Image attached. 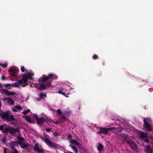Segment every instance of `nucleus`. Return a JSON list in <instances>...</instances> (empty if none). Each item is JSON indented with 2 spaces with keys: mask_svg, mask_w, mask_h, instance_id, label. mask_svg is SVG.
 Returning <instances> with one entry per match:
<instances>
[{
  "mask_svg": "<svg viewBox=\"0 0 153 153\" xmlns=\"http://www.w3.org/2000/svg\"><path fill=\"white\" fill-rule=\"evenodd\" d=\"M45 75L42 76V78L41 81L43 82H45V84L41 83L40 85V88L41 90H45L46 87H49L51 85V83L53 81V74H49L48 76H45Z\"/></svg>",
  "mask_w": 153,
  "mask_h": 153,
  "instance_id": "nucleus-1",
  "label": "nucleus"
},
{
  "mask_svg": "<svg viewBox=\"0 0 153 153\" xmlns=\"http://www.w3.org/2000/svg\"><path fill=\"white\" fill-rule=\"evenodd\" d=\"M33 76L34 74L33 73H28L27 74H24L21 79L18 80L19 83L21 86L23 87H25L26 85H28V84L27 83L28 79H31L32 76Z\"/></svg>",
  "mask_w": 153,
  "mask_h": 153,
  "instance_id": "nucleus-2",
  "label": "nucleus"
},
{
  "mask_svg": "<svg viewBox=\"0 0 153 153\" xmlns=\"http://www.w3.org/2000/svg\"><path fill=\"white\" fill-rule=\"evenodd\" d=\"M10 113L8 112H3L0 114V116L4 120H7L8 122L14 121L15 118L12 115H10Z\"/></svg>",
  "mask_w": 153,
  "mask_h": 153,
  "instance_id": "nucleus-3",
  "label": "nucleus"
},
{
  "mask_svg": "<svg viewBox=\"0 0 153 153\" xmlns=\"http://www.w3.org/2000/svg\"><path fill=\"white\" fill-rule=\"evenodd\" d=\"M49 137V135H47V137H45L44 138V141L46 144L51 148H57L59 145L51 141L48 138Z\"/></svg>",
  "mask_w": 153,
  "mask_h": 153,
  "instance_id": "nucleus-4",
  "label": "nucleus"
},
{
  "mask_svg": "<svg viewBox=\"0 0 153 153\" xmlns=\"http://www.w3.org/2000/svg\"><path fill=\"white\" fill-rule=\"evenodd\" d=\"M116 129V128L114 127H109L108 128L100 127L98 134H106L108 133V131H110L113 130H115Z\"/></svg>",
  "mask_w": 153,
  "mask_h": 153,
  "instance_id": "nucleus-5",
  "label": "nucleus"
},
{
  "mask_svg": "<svg viewBox=\"0 0 153 153\" xmlns=\"http://www.w3.org/2000/svg\"><path fill=\"white\" fill-rule=\"evenodd\" d=\"M150 121H151V120L148 118H144L143 120V121L144 123L143 126L145 129L149 132H150L152 130V127L148 123Z\"/></svg>",
  "mask_w": 153,
  "mask_h": 153,
  "instance_id": "nucleus-6",
  "label": "nucleus"
},
{
  "mask_svg": "<svg viewBox=\"0 0 153 153\" xmlns=\"http://www.w3.org/2000/svg\"><path fill=\"white\" fill-rule=\"evenodd\" d=\"M127 143L129 145L133 151H137V145L132 140H128L127 141Z\"/></svg>",
  "mask_w": 153,
  "mask_h": 153,
  "instance_id": "nucleus-7",
  "label": "nucleus"
},
{
  "mask_svg": "<svg viewBox=\"0 0 153 153\" xmlns=\"http://www.w3.org/2000/svg\"><path fill=\"white\" fill-rule=\"evenodd\" d=\"M34 117L37 120V123L38 124H41L45 122V119L43 117H39L36 114H34Z\"/></svg>",
  "mask_w": 153,
  "mask_h": 153,
  "instance_id": "nucleus-8",
  "label": "nucleus"
},
{
  "mask_svg": "<svg viewBox=\"0 0 153 153\" xmlns=\"http://www.w3.org/2000/svg\"><path fill=\"white\" fill-rule=\"evenodd\" d=\"M2 93H4L5 94L8 96L14 95L17 94V93L13 91H10L7 89H2Z\"/></svg>",
  "mask_w": 153,
  "mask_h": 153,
  "instance_id": "nucleus-9",
  "label": "nucleus"
},
{
  "mask_svg": "<svg viewBox=\"0 0 153 153\" xmlns=\"http://www.w3.org/2000/svg\"><path fill=\"white\" fill-rule=\"evenodd\" d=\"M18 80H17L18 82H15L14 83H13L12 84H6V88H8L9 89H10V87H17L19 88V85H20L18 81Z\"/></svg>",
  "mask_w": 153,
  "mask_h": 153,
  "instance_id": "nucleus-10",
  "label": "nucleus"
},
{
  "mask_svg": "<svg viewBox=\"0 0 153 153\" xmlns=\"http://www.w3.org/2000/svg\"><path fill=\"white\" fill-rule=\"evenodd\" d=\"M9 74L13 77H15L16 76V73L17 72V70L14 68H10L9 70Z\"/></svg>",
  "mask_w": 153,
  "mask_h": 153,
  "instance_id": "nucleus-11",
  "label": "nucleus"
},
{
  "mask_svg": "<svg viewBox=\"0 0 153 153\" xmlns=\"http://www.w3.org/2000/svg\"><path fill=\"white\" fill-rule=\"evenodd\" d=\"M39 144L36 143L35 144L34 147V150L37 153H44V150L42 149H39L38 146Z\"/></svg>",
  "mask_w": 153,
  "mask_h": 153,
  "instance_id": "nucleus-12",
  "label": "nucleus"
},
{
  "mask_svg": "<svg viewBox=\"0 0 153 153\" xmlns=\"http://www.w3.org/2000/svg\"><path fill=\"white\" fill-rule=\"evenodd\" d=\"M10 128L9 129V133L11 134H14L16 132H19V128H14L13 127H11L10 126H9Z\"/></svg>",
  "mask_w": 153,
  "mask_h": 153,
  "instance_id": "nucleus-13",
  "label": "nucleus"
},
{
  "mask_svg": "<svg viewBox=\"0 0 153 153\" xmlns=\"http://www.w3.org/2000/svg\"><path fill=\"white\" fill-rule=\"evenodd\" d=\"M128 138V135L127 134H122L120 135V139L123 142H124L126 141L127 142V141L128 140L127 139Z\"/></svg>",
  "mask_w": 153,
  "mask_h": 153,
  "instance_id": "nucleus-14",
  "label": "nucleus"
},
{
  "mask_svg": "<svg viewBox=\"0 0 153 153\" xmlns=\"http://www.w3.org/2000/svg\"><path fill=\"white\" fill-rule=\"evenodd\" d=\"M6 100H7V101L8 103L10 104V105L14 104V101L13 100L12 98L10 97H7L4 98L3 99V100L5 101Z\"/></svg>",
  "mask_w": 153,
  "mask_h": 153,
  "instance_id": "nucleus-15",
  "label": "nucleus"
},
{
  "mask_svg": "<svg viewBox=\"0 0 153 153\" xmlns=\"http://www.w3.org/2000/svg\"><path fill=\"white\" fill-rule=\"evenodd\" d=\"M18 143L17 141H14L11 142L10 144V147L12 149H14V147L17 146Z\"/></svg>",
  "mask_w": 153,
  "mask_h": 153,
  "instance_id": "nucleus-16",
  "label": "nucleus"
},
{
  "mask_svg": "<svg viewBox=\"0 0 153 153\" xmlns=\"http://www.w3.org/2000/svg\"><path fill=\"white\" fill-rule=\"evenodd\" d=\"M18 144L20 145H21V144H22L24 143V138L23 137L21 136H19L18 137Z\"/></svg>",
  "mask_w": 153,
  "mask_h": 153,
  "instance_id": "nucleus-17",
  "label": "nucleus"
},
{
  "mask_svg": "<svg viewBox=\"0 0 153 153\" xmlns=\"http://www.w3.org/2000/svg\"><path fill=\"white\" fill-rule=\"evenodd\" d=\"M148 137L147 134L143 132H141L140 134V137L142 139H145Z\"/></svg>",
  "mask_w": 153,
  "mask_h": 153,
  "instance_id": "nucleus-18",
  "label": "nucleus"
},
{
  "mask_svg": "<svg viewBox=\"0 0 153 153\" xmlns=\"http://www.w3.org/2000/svg\"><path fill=\"white\" fill-rule=\"evenodd\" d=\"M9 126H7V127H5L2 133L5 134H7L9 131L10 128Z\"/></svg>",
  "mask_w": 153,
  "mask_h": 153,
  "instance_id": "nucleus-19",
  "label": "nucleus"
},
{
  "mask_svg": "<svg viewBox=\"0 0 153 153\" xmlns=\"http://www.w3.org/2000/svg\"><path fill=\"white\" fill-rule=\"evenodd\" d=\"M104 148L103 146L101 143H99L97 147V149L99 152L102 151Z\"/></svg>",
  "mask_w": 153,
  "mask_h": 153,
  "instance_id": "nucleus-20",
  "label": "nucleus"
},
{
  "mask_svg": "<svg viewBox=\"0 0 153 153\" xmlns=\"http://www.w3.org/2000/svg\"><path fill=\"white\" fill-rule=\"evenodd\" d=\"M70 142L74 144H75L77 146H79L80 144L75 139H73L70 141Z\"/></svg>",
  "mask_w": 153,
  "mask_h": 153,
  "instance_id": "nucleus-21",
  "label": "nucleus"
},
{
  "mask_svg": "<svg viewBox=\"0 0 153 153\" xmlns=\"http://www.w3.org/2000/svg\"><path fill=\"white\" fill-rule=\"evenodd\" d=\"M147 149V153H153V150L151 147L148 146L146 148Z\"/></svg>",
  "mask_w": 153,
  "mask_h": 153,
  "instance_id": "nucleus-22",
  "label": "nucleus"
},
{
  "mask_svg": "<svg viewBox=\"0 0 153 153\" xmlns=\"http://www.w3.org/2000/svg\"><path fill=\"white\" fill-rule=\"evenodd\" d=\"M71 147L75 153H78L77 149L75 146L71 145Z\"/></svg>",
  "mask_w": 153,
  "mask_h": 153,
  "instance_id": "nucleus-23",
  "label": "nucleus"
},
{
  "mask_svg": "<svg viewBox=\"0 0 153 153\" xmlns=\"http://www.w3.org/2000/svg\"><path fill=\"white\" fill-rule=\"evenodd\" d=\"M25 119L26 121L30 123H32V122L31 121L30 118L29 117H25Z\"/></svg>",
  "mask_w": 153,
  "mask_h": 153,
  "instance_id": "nucleus-24",
  "label": "nucleus"
},
{
  "mask_svg": "<svg viewBox=\"0 0 153 153\" xmlns=\"http://www.w3.org/2000/svg\"><path fill=\"white\" fill-rule=\"evenodd\" d=\"M20 146H21V147L22 149H25L28 146V144H25L24 145L21 144V145Z\"/></svg>",
  "mask_w": 153,
  "mask_h": 153,
  "instance_id": "nucleus-25",
  "label": "nucleus"
},
{
  "mask_svg": "<svg viewBox=\"0 0 153 153\" xmlns=\"http://www.w3.org/2000/svg\"><path fill=\"white\" fill-rule=\"evenodd\" d=\"M0 65L4 68H6L7 66V63H5V64H1L0 63Z\"/></svg>",
  "mask_w": 153,
  "mask_h": 153,
  "instance_id": "nucleus-26",
  "label": "nucleus"
},
{
  "mask_svg": "<svg viewBox=\"0 0 153 153\" xmlns=\"http://www.w3.org/2000/svg\"><path fill=\"white\" fill-rule=\"evenodd\" d=\"M58 93L59 94H62L64 96H65V97H68V96H67L66 94H65V93L63 92L62 91H61V90H59V91H58Z\"/></svg>",
  "mask_w": 153,
  "mask_h": 153,
  "instance_id": "nucleus-27",
  "label": "nucleus"
},
{
  "mask_svg": "<svg viewBox=\"0 0 153 153\" xmlns=\"http://www.w3.org/2000/svg\"><path fill=\"white\" fill-rule=\"evenodd\" d=\"M30 111V110L29 109H28L27 110L24 111L22 113L24 115H26L27 113H28Z\"/></svg>",
  "mask_w": 153,
  "mask_h": 153,
  "instance_id": "nucleus-28",
  "label": "nucleus"
},
{
  "mask_svg": "<svg viewBox=\"0 0 153 153\" xmlns=\"http://www.w3.org/2000/svg\"><path fill=\"white\" fill-rule=\"evenodd\" d=\"M44 97H46V95L45 94H43V93H41L40 94V97L41 98H42Z\"/></svg>",
  "mask_w": 153,
  "mask_h": 153,
  "instance_id": "nucleus-29",
  "label": "nucleus"
},
{
  "mask_svg": "<svg viewBox=\"0 0 153 153\" xmlns=\"http://www.w3.org/2000/svg\"><path fill=\"white\" fill-rule=\"evenodd\" d=\"M53 134L55 136H57L59 135V134L57 131L53 132Z\"/></svg>",
  "mask_w": 153,
  "mask_h": 153,
  "instance_id": "nucleus-30",
  "label": "nucleus"
},
{
  "mask_svg": "<svg viewBox=\"0 0 153 153\" xmlns=\"http://www.w3.org/2000/svg\"><path fill=\"white\" fill-rule=\"evenodd\" d=\"M92 58L94 59H97L98 58V57L97 55L95 54L93 56Z\"/></svg>",
  "mask_w": 153,
  "mask_h": 153,
  "instance_id": "nucleus-31",
  "label": "nucleus"
},
{
  "mask_svg": "<svg viewBox=\"0 0 153 153\" xmlns=\"http://www.w3.org/2000/svg\"><path fill=\"white\" fill-rule=\"evenodd\" d=\"M4 127V126L3 125H0V130L2 131H2H3Z\"/></svg>",
  "mask_w": 153,
  "mask_h": 153,
  "instance_id": "nucleus-32",
  "label": "nucleus"
},
{
  "mask_svg": "<svg viewBox=\"0 0 153 153\" xmlns=\"http://www.w3.org/2000/svg\"><path fill=\"white\" fill-rule=\"evenodd\" d=\"M21 71L23 73L25 72V68L23 66H22L21 67Z\"/></svg>",
  "mask_w": 153,
  "mask_h": 153,
  "instance_id": "nucleus-33",
  "label": "nucleus"
},
{
  "mask_svg": "<svg viewBox=\"0 0 153 153\" xmlns=\"http://www.w3.org/2000/svg\"><path fill=\"white\" fill-rule=\"evenodd\" d=\"M16 108L18 110H20L22 109V107L18 105L16 106Z\"/></svg>",
  "mask_w": 153,
  "mask_h": 153,
  "instance_id": "nucleus-34",
  "label": "nucleus"
},
{
  "mask_svg": "<svg viewBox=\"0 0 153 153\" xmlns=\"http://www.w3.org/2000/svg\"><path fill=\"white\" fill-rule=\"evenodd\" d=\"M57 112L59 115H61L62 114V111L59 109H57Z\"/></svg>",
  "mask_w": 153,
  "mask_h": 153,
  "instance_id": "nucleus-35",
  "label": "nucleus"
},
{
  "mask_svg": "<svg viewBox=\"0 0 153 153\" xmlns=\"http://www.w3.org/2000/svg\"><path fill=\"white\" fill-rule=\"evenodd\" d=\"M6 84H1V83H0V88H1L4 86H5L6 88Z\"/></svg>",
  "mask_w": 153,
  "mask_h": 153,
  "instance_id": "nucleus-36",
  "label": "nucleus"
},
{
  "mask_svg": "<svg viewBox=\"0 0 153 153\" xmlns=\"http://www.w3.org/2000/svg\"><path fill=\"white\" fill-rule=\"evenodd\" d=\"M12 149L13 150V153H19V152L15 148Z\"/></svg>",
  "mask_w": 153,
  "mask_h": 153,
  "instance_id": "nucleus-37",
  "label": "nucleus"
},
{
  "mask_svg": "<svg viewBox=\"0 0 153 153\" xmlns=\"http://www.w3.org/2000/svg\"><path fill=\"white\" fill-rule=\"evenodd\" d=\"M144 141L147 143H148L149 142V140L148 138H146L144 140Z\"/></svg>",
  "mask_w": 153,
  "mask_h": 153,
  "instance_id": "nucleus-38",
  "label": "nucleus"
},
{
  "mask_svg": "<svg viewBox=\"0 0 153 153\" xmlns=\"http://www.w3.org/2000/svg\"><path fill=\"white\" fill-rule=\"evenodd\" d=\"M45 130L48 132H50L51 131V129L49 127H48L45 129Z\"/></svg>",
  "mask_w": 153,
  "mask_h": 153,
  "instance_id": "nucleus-39",
  "label": "nucleus"
},
{
  "mask_svg": "<svg viewBox=\"0 0 153 153\" xmlns=\"http://www.w3.org/2000/svg\"><path fill=\"white\" fill-rule=\"evenodd\" d=\"M61 119L62 120H64L65 121L66 120V117L65 116H62Z\"/></svg>",
  "mask_w": 153,
  "mask_h": 153,
  "instance_id": "nucleus-40",
  "label": "nucleus"
},
{
  "mask_svg": "<svg viewBox=\"0 0 153 153\" xmlns=\"http://www.w3.org/2000/svg\"><path fill=\"white\" fill-rule=\"evenodd\" d=\"M2 142L4 143H5L6 142V140L5 138H3L1 139Z\"/></svg>",
  "mask_w": 153,
  "mask_h": 153,
  "instance_id": "nucleus-41",
  "label": "nucleus"
},
{
  "mask_svg": "<svg viewBox=\"0 0 153 153\" xmlns=\"http://www.w3.org/2000/svg\"><path fill=\"white\" fill-rule=\"evenodd\" d=\"M72 135H69L67 137V138L68 139H71L72 138Z\"/></svg>",
  "mask_w": 153,
  "mask_h": 153,
  "instance_id": "nucleus-42",
  "label": "nucleus"
},
{
  "mask_svg": "<svg viewBox=\"0 0 153 153\" xmlns=\"http://www.w3.org/2000/svg\"><path fill=\"white\" fill-rule=\"evenodd\" d=\"M1 79L3 80H5V77L4 76H2L1 77Z\"/></svg>",
  "mask_w": 153,
  "mask_h": 153,
  "instance_id": "nucleus-43",
  "label": "nucleus"
},
{
  "mask_svg": "<svg viewBox=\"0 0 153 153\" xmlns=\"http://www.w3.org/2000/svg\"><path fill=\"white\" fill-rule=\"evenodd\" d=\"M81 150L83 151V152H85V150L84 148H81Z\"/></svg>",
  "mask_w": 153,
  "mask_h": 153,
  "instance_id": "nucleus-44",
  "label": "nucleus"
},
{
  "mask_svg": "<svg viewBox=\"0 0 153 153\" xmlns=\"http://www.w3.org/2000/svg\"><path fill=\"white\" fill-rule=\"evenodd\" d=\"M13 111L14 112H16L17 111V110L15 109H13Z\"/></svg>",
  "mask_w": 153,
  "mask_h": 153,
  "instance_id": "nucleus-45",
  "label": "nucleus"
},
{
  "mask_svg": "<svg viewBox=\"0 0 153 153\" xmlns=\"http://www.w3.org/2000/svg\"><path fill=\"white\" fill-rule=\"evenodd\" d=\"M2 89H3V88H0V91L2 93Z\"/></svg>",
  "mask_w": 153,
  "mask_h": 153,
  "instance_id": "nucleus-46",
  "label": "nucleus"
},
{
  "mask_svg": "<svg viewBox=\"0 0 153 153\" xmlns=\"http://www.w3.org/2000/svg\"><path fill=\"white\" fill-rule=\"evenodd\" d=\"M67 153H72V152H71L70 151H68V152H67Z\"/></svg>",
  "mask_w": 153,
  "mask_h": 153,
  "instance_id": "nucleus-47",
  "label": "nucleus"
},
{
  "mask_svg": "<svg viewBox=\"0 0 153 153\" xmlns=\"http://www.w3.org/2000/svg\"><path fill=\"white\" fill-rule=\"evenodd\" d=\"M149 90L150 91H152V88H150L149 89Z\"/></svg>",
  "mask_w": 153,
  "mask_h": 153,
  "instance_id": "nucleus-48",
  "label": "nucleus"
},
{
  "mask_svg": "<svg viewBox=\"0 0 153 153\" xmlns=\"http://www.w3.org/2000/svg\"><path fill=\"white\" fill-rule=\"evenodd\" d=\"M4 153H6V152H5L4 151Z\"/></svg>",
  "mask_w": 153,
  "mask_h": 153,
  "instance_id": "nucleus-49",
  "label": "nucleus"
},
{
  "mask_svg": "<svg viewBox=\"0 0 153 153\" xmlns=\"http://www.w3.org/2000/svg\"><path fill=\"white\" fill-rule=\"evenodd\" d=\"M11 153L10 152V153Z\"/></svg>",
  "mask_w": 153,
  "mask_h": 153,
  "instance_id": "nucleus-50",
  "label": "nucleus"
}]
</instances>
